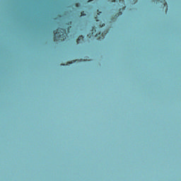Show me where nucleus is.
<instances>
[{"mask_svg":"<svg viewBox=\"0 0 181 181\" xmlns=\"http://www.w3.org/2000/svg\"><path fill=\"white\" fill-rule=\"evenodd\" d=\"M100 13H101V12L98 13V16H100Z\"/></svg>","mask_w":181,"mask_h":181,"instance_id":"f8f14e48","label":"nucleus"},{"mask_svg":"<svg viewBox=\"0 0 181 181\" xmlns=\"http://www.w3.org/2000/svg\"><path fill=\"white\" fill-rule=\"evenodd\" d=\"M81 16H86V13H84V11H82L81 13Z\"/></svg>","mask_w":181,"mask_h":181,"instance_id":"6e6552de","label":"nucleus"},{"mask_svg":"<svg viewBox=\"0 0 181 181\" xmlns=\"http://www.w3.org/2000/svg\"><path fill=\"white\" fill-rule=\"evenodd\" d=\"M112 2H118L117 0H112Z\"/></svg>","mask_w":181,"mask_h":181,"instance_id":"9b49d317","label":"nucleus"},{"mask_svg":"<svg viewBox=\"0 0 181 181\" xmlns=\"http://www.w3.org/2000/svg\"><path fill=\"white\" fill-rule=\"evenodd\" d=\"M122 2H124V0H122Z\"/></svg>","mask_w":181,"mask_h":181,"instance_id":"f3484780","label":"nucleus"},{"mask_svg":"<svg viewBox=\"0 0 181 181\" xmlns=\"http://www.w3.org/2000/svg\"><path fill=\"white\" fill-rule=\"evenodd\" d=\"M54 42H63L67 37V31L64 28H58L54 30Z\"/></svg>","mask_w":181,"mask_h":181,"instance_id":"f257e3e1","label":"nucleus"},{"mask_svg":"<svg viewBox=\"0 0 181 181\" xmlns=\"http://www.w3.org/2000/svg\"><path fill=\"white\" fill-rule=\"evenodd\" d=\"M157 4H160V6L165 8V12H168V3L166 0H156Z\"/></svg>","mask_w":181,"mask_h":181,"instance_id":"7ed1b4c3","label":"nucleus"},{"mask_svg":"<svg viewBox=\"0 0 181 181\" xmlns=\"http://www.w3.org/2000/svg\"><path fill=\"white\" fill-rule=\"evenodd\" d=\"M83 42H84V37L83 35L79 36L76 40L77 45H79V43H83Z\"/></svg>","mask_w":181,"mask_h":181,"instance_id":"20e7f679","label":"nucleus"},{"mask_svg":"<svg viewBox=\"0 0 181 181\" xmlns=\"http://www.w3.org/2000/svg\"><path fill=\"white\" fill-rule=\"evenodd\" d=\"M91 1H93V0H89L88 2H91Z\"/></svg>","mask_w":181,"mask_h":181,"instance_id":"4468645a","label":"nucleus"},{"mask_svg":"<svg viewBox=\"0 0 181 181\" xmlns=\"http://www.w3.org/2000/svg\"><path fill=\"white\" fill-rule=\"evenodd\" d=\"M107 33H108V30H105L103 33H97V30H95V27H93L92 30L90 31V33L88 35V37L89 39H91L93 37H95L98 40H103L107 35Z\"/></svg>","mask_w":181,"mask_h":181,"instance_id":"f03ea898","label":"nucleus"},{"mask_svg":"<svg viewBox=\"0 0 181 181\" xmlns=\"http://www.w3.org/2000/svg\"><path fill=\"white\" fill-rule=\"evenodd\" d=\"M95 19L96 21V22H99L100 21L98 20V16H96V17H95Z\"/></svg>","mask_w":181,"mask_h":181,"instance_id":"1a4fd4ad","label":"nucleus"},{"mask_svg":"<svg viewBox=\"0 0 181 181\" xmlns=\"http://www.w3.org/2000/svg\"><path fill=\"white\" fill-rule=\"evenodd\" d=\"M70 28H71V26H69V27L68 28V30L70 29Z\"/></svg>","mask_w":181,"mask_h":181,"instance_id":"ddd939ff","label":"nucleus"},{"mask_svg":"<svg viewBox=\"0 0 181 181\" xmlns=\"http://www.w3.org/2000/svg\"><path fill=\"white\" fill-rule=\"evenodd\" d=\"M125 8H126L125 6H124V7H123V9H125Z\"/></svg>","mask_w":181,"mask_h":181,"instance_id":"dca6fc26","label":"nucleus"},{"mask_svg":"<svg viewBox=\"0 0 181 181\" xmlns=\"http://www.w3.org/2000/svg\"><path fill=\"white\" fill-rule=\"evenodd\" d=\"M76 6L77 8H78V6H79L78 3L76 4Z\"/></svg>","mask_w":181,"mask_h":181,"instance_id":"9d476101","label":"nucleus"},{"mask_svg":"<svg viewBox=\"0 0 181 181\" xmlns=\"http://www.w3.org/2000/svg\"><path fill=\"white\" fill-rule=\"evenodd\" d=\"M98 26L100 28V29H101V28H104V26H105V24L100 23Z\"/></svg>","mask_w":181,"mask_h":181,"instance_id":"39448f33","label":"nucleus"},{"mask_svg":"<svg viewBox=\"0 0 181 181\" xmlns=\"http://www.w3.org/2000/svg\"><path fill=\"white\" fill-rule=\"evenodd\" d=\"M121 15H122V12L119 11L118 13L115 15V17L118 18V16H121Z\"/></svg>","mask_w":181,"mask_h":181,"instance_id":"423d86ee","label":"nucleus"},{"mask_svg":"<svg viewBox=\"0 0 181 181\" xmlns=\"http://www.w3.org/2000/svg\"><path fill=\"white\" fill-rule=\"evenodd\" d=\"M136 1H138V0H132L131 3L132 4H136Z\"/></svg>","mask_w":181,"mask_h":181,"instance_id":"0eeeda50","label":"nucleus"},{"mask_svg":"<svg viewBox=\"0 0 181 181\" xmlns=\"http://www.w3.org/2000/svg\"><path fill=\"white\" fill-rule=\"evenodd\" d=\"M118 1H119V2H121L122 0H118Z\"/></svg>","mask_w":181,"mask_h":181,"instance_id":"2eb2a0df","label":"nucleus"}]
</instances>
